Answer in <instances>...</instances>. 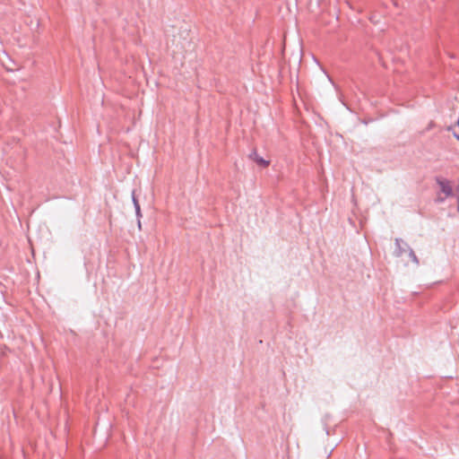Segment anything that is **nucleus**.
I'll list each match as a JSON object with an SVG mask.
<instances>
[{
  "instance_id": "f257e3e1",
  "label": "nucleus",
  "mask_w": 459,
  "mask_h": 459,
  "mask_svg": "<svg viewBox=\"0 0 459 459\" xmlns=\"http://www.w3.org/2000/svg\"><path fill=\"white\" fill-rule=\"evenodd\" d=\"M441 193L444 194L445 197L452 195V186L448 181H438Z\"/></svg>"
},
{
  "instance_id": "f03ea898",
  "label": "nucleus",
  "mask_w": 459,
  "mask_h": 459,
  "mask_svg": "<svg viewBox=\"0 0 459 459\" xmlns=\"http://www.w3.org/2000/svg\"><path fill=\"white\" fill-rule=\"evenodd\" d=\"M180 36H182V39L184 41L182 43L183 47L189 48V47L192 46V41H191V39L189 38V31L188 30H186L182 31V34Z\"/></svg>"
},
{
  "instance_id": "7ed1b4c3",
  "label": "nucleus",
  "mask_w": 459,
  "mask_h": 459,
  "mask_svg": "<svg viewBox=\"0 0 459 459\" xmlns=\"http://www.w3.org/2000/svg\"><path fill=\"white\" fill-rule=\"evenodd\" d=\"M254 160L256 164L262 166V167H268L269 164H270V161L269 160H266L264 159H263L262 157L258 156L257 154H255L254 155Z\"/></svg>"
},
{
  "instance_id": "20e7f679",
  "label": "nucleus",
  "mask_w": 459,
  "mask_h": 459,
  "mask_svg": "<svg viewBox=\"0 0 459 459\" xmlns=\"http://www.w3.org/2000/svg\"><path fill=\"white\" fill-rule=\"evenodd\" d=\"M454 135L459 139V118L457 123L452 127Z\"/></svg>"
},
{
  "instance_id": "39448f33",
  "label": "nucleus",
  "mask_w": 459,
  "mask_h": 459,
  "mask_svg": "<svg viewBox=\"0 0 459 459\" xmlns=\"http://www.w3.org/2000/svg\"><path fill=\"white\" fill-rule=\"evenodd\" d=\"M395 245H396V247H397V248H398V250H396V251H395V254H396V255H402L401 241H400V240H398V239H396V241H395Z\"/></svg>"
},
{
  "instance_id": "423d86ee",
  "label": "nucleus",
  "mask_w": 459,
  "mask_h": 459,
  "mask_svg": "<svg viewBox=\"0 0 459 459\" xmlns=\"http://www.w3.org/2000/svg\"><path fill=\"white\" fill-rule=\"evenodd\" d=\"M173 43L176 44V46H178L181 42L178 40L177 36H174Z\"/></svg>"
},
{
  "instance_id": "0eeeda50",
  "label": "nucleus",
  "mask_w": 459,
  "mask_h": 459,
  "mask_svg": "<svg viewBox=\"0 0 459 459\" xmlns=\"http://www.w3.org/2000/svg\"><path fill=\"white\" fill-rule=\"evenodd\" d=\"M409 255L412 257V259L414 261H416V256L414 255V254L411 251H410Z\"/></svg>"
},
{
  "instance_id": "6e6552de",
  "label": "nucleus",
  "mask_w": 459,
  "mask_h": 459,
  "mask_svg": "<svg viewBox=\"0 0 459 459\" xmlns=\"http://www.w3.org/2000/svg\"><path fill=\"white\" fill-rule=\"evenodd\" d=\"M135 204H136V210H137V212H140V206L137 204V203L135 202Z\"/></svg>"
},
{
  "instance_id": "1a4fd4ad",
  "label": "nucleus",
  "mask_w": 459,
  "mask_h": 459,
  "mask_svg": "<svg viewBox=\"0 0 459 459\" xmlns=\"http://www.w3.org/2000/svg\"><path fill=\"white\" fill-rule=\"evenodd\" d=\"M444 197H438V200L443 201Z\"/></svg>"
}]
</instances>
